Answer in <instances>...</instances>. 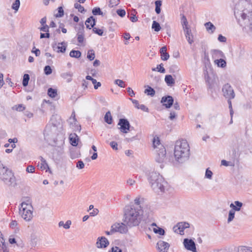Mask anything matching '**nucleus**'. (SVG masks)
<instances>
[{
  "instance_id": "obj_55",
  "label": "nucleus",
  "mask_w": 252,
  "mask_h": 252,
  "mask_svg": "<svg viewBox=\"0 0 252 252\" xmlns=\"http://www.w3.org/2000/svg\"><path fill=\"white\" fill-rule=\"evenodd\" d=\"M35 171V168L32 165H29L26 169V171L28 173H33Z\"/></svg>"
},
{
  "instance_id": "obj_5",
  "label": "nucleus",
  "mask_w": 252,
  "mask_h": 252,
  "mask_svg": "<svg viewBox=\"0 0 252 252\" xmlns=\"http://www.w3.org/2000/svg\"><path fill=\"white\" fill-rule=\"evenodd\" d=\"M33 207L31 203L23 202L19 208V215L26 221H30L33 217Z\"/></svg>"
},
{
  "instance_id": "obj_46",
  "label": "nucleus",
  "mask_w": 252,
  "mask_h": 252,
  "mask_svg": "<svg viewBox=\"0 0 252 252\" xmlns=\"http://www.w3.org/2000/svg\"><path fill=\"white\" fill-rule=\"evenodd\" d=\"M153 231L155 233H158L161 235H163L165 233L164 230L162 228L159 227H158L157 228H154Z\"/></svg>"
},
{
  "instance_id": "obj_45",
  "label": "nucleus",
  "mask_w": 252,
  "mask_h": 252,
  "mask_svg": "<svg viewBox=\"0 0 252 252\" xmlns=\"http://www.w3.org/2000/svg\"><path fill=\"white\" fill-rule=\"evenodd\" d=\"M92 13L94 15H102L103 14L102 12L101 11L100 8L95 7L93 9Z\"/></svg>"
},
{
  "instance_id": "obj_12",
  "label": "nucleus",
  "mask_w": 252,
  "mask_h": 252,
  "mask_svg": "<svg viewBox=\"0 0 252 252\" xmlns=\"http://www.w3.org/2000/svg\"><path fill=\"white\" fill-rule=\"evenodd\" d=\"M189 227V224L186 222H179L176 226L174 227V231L181 235L184 234V230Z\"/></svg>"
},
{
  "instance_id": "obj_53",
  "label": "nucleus",
  "mask_w": 252,
  "mask_h": 252,
  "mask_svg": "<svg viewBox=\"0 0 252 252\" xmlns=\"http://www.w3.org/2000/svg\"><path fill=\"white\" fill-rule=\"evenodd\" d=\"M135 12V11H134L133 13H131L129 17V19L132 22H136L138 20L137 17L135 16L134 13Z\"/></svg>"
},
{
  "instance_id": "obj_63",
  "label": "nucleus",
  "mask_w": 252,
  "mask_h": 252,
  "mask_svg": "<svg viewBox=\"0 0 252 252\" xmlns=\"http://www.w3.org/2000/svg\"><path fill=\"white\" fill-rule=\"evenodd\" d=\"M0 252H8L7 247L4 243H2V246L0 249Z\"/></svg>"
},
{
  "instance_id": "obj_9",
  "label": "nucleus",
  "mask_w": 252,
  "mask_h": 252,
  "mask_svg": "<svg viewBox=\"0 0 252 252\" xmlns=\"http://www.w3.org/2000/svg\"><path fill=\"white\" fill-rule=\"evenodd\" d=\"M118 125L120 126V130L123 133H126L129 130L130 125L127 119H120Z\"/></svg>"
},
{
  "instance_id": "obj_62",
  "label": "nucleus",
  "mask_w": 252,
  "mask_h": 252,
  "mask_svg": "<svg viewBox=\"0 0 252 252\" xmlns=\"http://www.w3.org/2000/svg\"><path fill=\"white\" fill-rule=\"evenodd\" d=\"M138 109H140L145 112H148L149 110L148 108L144 104H140Z\"/></svg>"
},
{
  "instance_id": "obj_22",
  "label": "nucleus",
  "mask_w": 252,
  "mask_h": 252,
  "mask_svg": "<svg viewBox=\"0 0 252 252\" xmlns=\"http://www.w3.org/2000/svg\"><path fill=\"white\" fill-rule=\"evenodd\" d=\"M243 206V203L239 201H234V203H231L230 207L232 209L231 210L235 211H239Z\"/></svg>"
},
{
  "instance_id": "obj_21",
  "label": "nucleus",
  "mask_w": 252,
  "mask_h": 252,
  "mask_svg": "<svg viewBox=\"0 0 252 252\" xmlns=\"http://www.w3.org/2000/svg\"><path fill=\"white\" fill-rule=\"evenodd\" d=\"M70 144L73 146H77L78 144L79 137L75 133H71L69 136Z\"/></svg>"
},
{
  "instance_id": "obj_20",
  "label": "nucleus",
  "mask_w": 252,
  "mask_h": 252,
  "mask_svg": "<svg viewBox=\"0 0 252 252\" xmlns=\"http://www.w3.org/2000/svg\"><path fill=\"white\" fill-rule=\"evenodd\" d=\"M185 32V35L186 39H187L189 43L191 44L193 42V35L191 33V30L189 28H186L183 30Z\"/></svg>"
},
{
  "instance_id": "obj_27",
  "label": "nucleus",
  "mask_w": 252,
  "mask_h": 252,
  "mask_svg": "<svg viewBox=\"0 0 252 252\" xmlns=\"http://www.w3.org/2000/svg\"><path fill=\"white\" fill-rule=\"evenodd\" d=\"M165 82L168 86H172L175 84V81L171 75H167L165 76Z\"/></svg>"
},
{
  "instance_id": "obj_25",
  "label": "nucleus",
  "mask_w": 252,
  "mask_h": 252,
  "mask_svg": "<svg viewBox=\"0 0 252 252\" xmlns=\"http://www.w3.org/2000/svg\"><path fill=\"white\" fill-rule=\"evenodd\" d=\"M73 73L70 71L63 72L61 74L62 78L65 79L67 82H70L72 80Z\"/></svg>"
},
{
  "instance_id": "obj_47",
  "label": "nucleus",
  "mask_w": 252,
  "mask_h": 252,
  "mask_svg": "<svg viewBox=\"0 0 252 252\" xmlns=\"http://www.w3.org/2000/svg\"><path fill=\"white\" fill-rule=\"evenodd\" d=\"M234 216H235V212H233V210H230L229 212V214H228V220H227L228 222H230L233 220V219L234 218Z\"/></svg>"
},
{
  "instance_id": "obj_64",
  "label": "nucleus",
  "mask_w": 252,
  "mask_h": 252,
  "mask_svg": "<svg viewBox=\"0 0 252 252\" xmlns=\"http://www.w3.org/2000/svg\"><path fill=\"white\" fill-rule=\"evenodd\" d=\"M111 252H122V251L119 247H115L111 249Z\"/></svg>"
},
{
  "instance_id": "obj_59",
  "label": "nucleus",
  "mask_w": 252,
  "mask_h": 252,
  "mask_svg": "<svg viewBox=\"0 0 252 252\" xmlns=\"http://www.w3.org/2000/svg\"><path fill=\"white\" fill-rule=\"evenodd\" d=\"M177 115L176 113L174 111H172L170 113V116L169 117V118L171 120H173L174 119H175L177 118Z\"/></svg>"
},
{
  "instance_id": "obj_23",
  "label": "nucleus",
  "mask_w": 252,
  "mask_h": 252,
  "mask_svg": "<svg viewBox=\"0 0 252 252\" xmlns=\"http://www.w3.org/2000/svg\"><path fill=\"white\" fill-rule=\"evenodd\" d=\"M167 48L166 46H163L160 50L161 58L163 61L167 60L169 58V55L166 52Z\"/></svg>"
},
{
  "instance_id": "obj_11",
  "label": "nucleus",
  "mask_w": 252,
  "mask_h": 252,
  "mask_svg": "<svg viewBox=\"0 0 252 252\" xmlns=\"http://www.w3.org/2000/svg\"><path fill=\"white\" fill-rule=\"evenodd\" d=\"M183 244L187 250L196 252L195 244L192 240L186 238L184 240Z\"/></svg>"
},
{
  "instance_id": "obj_28",
  "label": "nucleus",
  "mask_w": 252,
  "mask_h": 252,
  "mask_svg": "<svg viewBox=\"0 0 252 252\" xmlns=\"http://www.w3.org/2000/svg\"><path fill=\"white\" fill-rule=\"evenodd\" d=\"M215 64H217L218 66L222 68L225 67L226 65V63L223 59H220L214 61Z\"/></svg>"
},
{
  "instance_id": "obj_19",
  "label": "nucleus",
  "mask_w": 252,
  "mask_h": 252,
  "mask_svg": "<svg viewBox=\"0 0 252 252\" xmlns=\"http://www.w3.org/2000/svg\"><path fill=\"white\" fill-rule=\"evenodd\" d=\"M212 58L215 60L225 58L223 52L219 50H212L211 51Z\"/></svg>"
},
{
  "instance_id": "obj_38",
  "label": "nucleus",
  "mask_w": 252,
  "mask_h": 252,
  "mask_svg": "<svg viewBox=\"0 0 252 252\" xmlns=\"http://www.w3.org/2000/svg\"><path fill=\"white\" fill-rule=\"evenodd\" d=\"M152 70L157 71L162 73H164L165 72V70L163 67V64L162 63L157 65L156 68H152Z\"/></svg>"
},
{
  "instance_id": "obj_52",
  "label": "nucleus",
  "mask_w": 252,
  "mask_h": 252,
  "mask_svg": "<svg viewBox=\"0 0 252 252\" xmlns=\"http://www.w3.org/2000/svg\"><path fill=\"white\" fill-rule=\"evenodd\" d=\"M93 30L95 33L97 34L100 36L102 35L103 33V31L101 29H97L96 28H93Z\"/></svg>"
},
{
  "instance_id": "obj_61",
  "label": "nucleus",
  "mask_w": 252,
  "mask_h": 252,
  "mask_svg": "<svg viewBox=\"0 0 252 252\" xmlns=\"http://www.w3.org/2000/svg\"><path fill=\"white\" fill-rule=\"evenodd\" d=\"M127 92L128 93V94L130 96L132 97V96H134L135 93H134V91L132 90V89L131 88H130V87L127 88Z\"/></svg>"
},
{
  "instance_id": "obj_41",
  "label": "nucleus",
  "mask_w": 252,
  "mask_h": 252,
  "mask_svg": "<svg viewBox=\"0 0 252 252\" xmlns=\"http://www.w3.org/2000/svg\"><path fill=\"white\" fill-rule=\"evenodd\" d=\"M152 27L156 32H158L161 29L159 24L155 21H153Z\"/></svg>"
},
{
  "instance_id": "obj_24",
  "label": "nucleus",
  "mask_w": 252,
  "mask_h": 252,
  "mask_svg": "<svg viewBox=\"0 0 252 252\" xmlns=\"http://www.w3.org/2000/svg\"><path fill=\"white\" fill-rule=\"evenodd\" d=\"M85 24L86 27L89 29H91L92 28H94L95 24L94 18L93 16H91L87 19Z\"/></svg>"
},
{
  "instance_id": "obj_43",
  "label": "nucleus",
  "mask_w": 252,
  "mask_h": 252,
  "mask_svg": "<svg viewBox=\"0 0 252 252\" xmlns=\"http://www.w3.org/2000/svg\"><path fill=\"white\" fill-rule=\"evenodd\" d=\"M213 172L209 169V168H207L205 171V178L211 180L213 176Z\"/></svg>"
},
{
  "instance_id": "obj_14",
  "label": "nucleus",
  "mask_w": 252,
  "mask_h": 252,
  "mask_svg": "<svg viewBox=\"0 0 252 252\" xmlns=\"http://www.w3.org/2000/svg\"><path fill=\"white\" fill-rule=\"evenodd\" d=\"M160 102L166 108H169L173 104L174 99L171 96L167 95L162 97Z\"/></svg>"
},
{
  "instance_id": "obj_35",
  "label": "nucleus",
  "mask_w": 252,
  "mask_h": 252,
  "mask_svg": "<svg viewBox=\"0 0 252 252\" xmlns=\"http://www.w3.org/2000/svg\"><path fill=\"white\" fill-rule=\"evenodd\" d=\"M47 94L50 97L54 98L57 95V90L50 88L48 89Z\"/></svg>"
},
{
  "instance_id": "obj_36",
  "label": "nucleus",
  "mask_w": 252,
  "mask_h": 252,
  "mask_svg": "<svg viewBox=\"0 0 252 252\" xmlns=\"http://www.w3.org/2000/svg\"><path fill=\"white\" fill-rule=\"evenodd\" d=\"M181 24L183 27V29H185L186 28H189L188 27V22L186 16L184 15H182L181 17Z\"/></svg>"
},
{
  "instance_id": "obj_42",
  "label": "nucleus",
  "mask_w": 252,
  "mask_h": 252,
  "mask_svg": "<svg viewBox=\"0 0 252 252\" xmlns=\"http://www.w3.org/2000/svg\"><path fill=\"white\" fill-rule=\"evenodd\" d=\"M25 109V106L23 104L16 105L12 107V109L17 111H23Z\"/></svg>"
},
{
  "instance_id": "obj_3",
  "label": "nucleus",
  "mask_w": 252,
  "mask_h": 252,
  "mask_svg": "<svg viewBox=\"0 0 252 252\" xmlns=\"http://www.w3.org/2000/svg\"><path fill=\"white\" fill-rule=\"evenodd\" d=\"M148 180L153 190L156 192H163L167 188V182L156 172L149 173Z\"/></svg>"
},
{
  "instance_id": "obj_8",
  "label": "nucleus",
  "mask_w": 252,
  "mask_h": 252,
  "mask_svg": "<svg viewBox=\"0 0 252 252\" xmlns=\"http://www.w3.org/2000/svg\"><path fill=\"white\" fill-rule=\"evenodd\" d=\"M223 95L226 98L231 99L234 98L235 94L232 87L228 84L224 85L222 88Z\"/></svg>"
},
{
  "instance_id": "obj_51",
  "label": "nucleus",
  "mask_w": 252,
  "mask_h": 252,
  "mask_svg": "<svg viewBox=\"0 0 252 252\" xmlns=\"http://www.w3.org/2000/svg\"><path fill=\"white\" fill-rule=\"evenodd\" d=\"M64 14V11L62 7H59L58 8V13L56 14V16L57 17H62Z\"/></svg>"
},
{
  "instance_id": "obj_56",
  "label": "nucleus",
  "mask_w": 252,
  "mask_h": 252,
  "mask_svg": "<svg viewBox=\"0 0 252 252\" xmlns=\"http://www.w3.org/2000/svg\"><path fill=\"white\" fill-rule=\"evenodd\" d=\"M76 167L78 169H83L84 167V164L82 160H79L77 162Z\"/></svg>"
},
{
  "instance_id": "obj_58",
  "label": "nucleus",
  "mask_w": 252,
  "mask_h": 252,
  "mask_svg": "<svg viewBox=\"0 0 252 252\" xmlns=\"http://www.w3.org/2000/svg\"><path fill=\"white\" fill-rule=\"evenodd\" d=\"M110 145L113 150H118V144L117 142L115 141H112L110 142Z\"/></svg>"
},
{
  "instance_id": "obj_50",
  "label": "nucleus",
  "mask_w": 252,
  "mask_h": 252,
  "mask_svg": "<svg viewBox=\"0 0 252 252\" xmlns=\"http://www.w3.org/2000/svg\"><path fill=\"white\" fill-rule=\"evenodd\" d=\"M119 4V0H109V5L111 7H113Z\"/></svg>"
},
{
  "instance_id": "obj_10",
  "label": "nucleus",
  "mask_w": 252,
  "mask_h": 252,
  "mask_svg": "<svg viewBox=\"0 0 252 252\" xmlns=\"http://www.w3.org/2000/svg\"><path fill=\"white\" fill-rule=\"evenodd\" d=\"M68 123L74 130H81V126L78 125L77 123V120L75 118V112L74 111L72 113L71 116L68 120Z\"/></svg>"
},
{
  "instance_id": "obj_48",
  "label": "nucleus",
  "mask_w": 252,
  "mask_h": 252,
  "mask_svg": "<svg viewBox=\"0 0 252 252\" xmlns=\"http://www.w3.org/2000/svg\"><path fill=\"white\" fill-rule=\"evenodd\" d=\"M44 72L46 75H48L52 73V69L49 65H46L44 68Z\"/></svg>"
},
{
  "instance_id": "obj_15",
  "label": "nucleus",
  "mask_w": 252,
  "mask_h": 252,
  "mask_svg": "<svg viewBox=\"0 0 252 252\" xmlns=\"http://www.w3.org/2000/svg\"><path fill=\"white\" fill-rule=\"evenodd\" d=\"M109 244V242L105 237H100L97 239L96 246L97 248H105Z\"/></svg>"
},
{
  "instance_id": "obj_30",
  "label": "nucleus",
  "mask_w": 252,
  "mask_h": 252,
  "mask_svg": "<svg viewBox=\"0 0 252 252\" xmlns=\"http://www.w3.org/2000/svg\"><path fill=\"white\" fill-rule=\"evenodd\" d=\"M9 227L14 229L15 232H18L19 231V227H18V223L15 220H12L9 223Z\"/></svg>"
},
{
  "instance_id": "obj_49",
  "label": "nucleus",
  "mask_w": 252,
  "mask_h": 252,
  "mask_svg": "<svg viewBox=\"0 0 252 252\" xmlns=\"http://www.w3.org/2000/svg\"><path fill=\"white\" fill-rule=\"evenodd\" d=\"M74 7L77 9L78 11L81 13H82L85 11L84 7L78 3H75L74 4Z\"/></svg>"
},
{
  "instance_id": "obj_18",
  "label": "nucleus",
  "mask_w": 252,
  "mask_h": 252,
  "mask_svg": "<svg viewBox=\"0 0 252 252\" xmlns=\"http://www.w3.org/2000/svg\"><path fill=\"white\" fill-rule=\"evenodd\" d=\"M40 162H39L37 164L38 167L41 170H45L46 172L48 171L50 173H52V171L50 170L46 160L42 157H40Z\"/></svg>"
},
{
  "instance_id": "obj_7",
  "label": "nucleus",
  "mask_w": 252,
  "mask_h": 252,
  "mask_svg": "<svg viewBox=\"0 0 252 252\" xmlns=\"http://www.w3.org/2000/svg\"><path fill=\"white\" fill-rule=\"evenodd\" d=\"M156 153L155 159L159 163L163 162L166 159V150L162 145H160L159 149L155 151Z\"/></svg>"
},
{
  "instance_id": "obj_6",
  "label": "nucleus",
  "mask_w": 252,
  "mask_h": 252,
  "mask_svg": "<svg viewBox=\"0 0 252 252\" xmlns=\"http://www.w3.org/2000/svg\"><path fill=\"white\" fill-rule=\"evenodd\" d=\"M112 230L114 233L116 232L121 234H126L128 232V227L127 224L124 222H116L111 225Z\"/></svg>"
},
{
  "instance_id": "obj_37",
  "label": "nucleus",
  "mask_w": 252,
  "mask_h": 252,
  "mask_svg": "<svg viewBox=\"0 0 252 252\" xmlns=\"http://www.w3.org/2000/svg\"><path fill=\"white\" fill-rule=\"evenodd\" d=\"M95 58V53L93 50H89L87 53V58L90 61H93Z\"/></svg>"
},
{
  "instance_id": "obj_29",
  "label": "nucleus",
  "mask_w": 252,
  "mask_h": 252,
  "mask_svg": "<svg viewBox=\"0 0 252 252\" xmlns=\"http://www.w3.org/2000/svg\"><path fill=\"white\" fill-rule=\"evenodd\" d=\"M71 224V221L70 220H68L64 223L63 221H60L59 222V226L62 227L63 226L64 229H68L70 228V225Z\"/></svg>"
},
{
  "instance_id": "obj_4",
  "label": "nucleus",
  "mask_w": 252,
  "mask_h": 252,
  "mask_svg": "<svg viewBox=\"0 0 252 252\" xmlns=\"http://www.w3.org/2000/svg\"><path fill=\"white\" fill-rule=\"evenodd\" d=\"M0 180L8 186L15 187L16 180L12 171L0 161Z\"/></svg>"
},
{
  "instance_id": "obj_33",
  "label": "nucleus",
  "mask_w": 252,
  "mask_h": 252,
  "mask_svg": "<svg viewBox=\"0 0 252 252\" xmlns=\"http://www.w3.org/2000/svg\"><path fill=\"white\" fill-rule=\"evenodd\" d=\"M69 56L72 58H79L81 56V53L79 51L72 50L69 53Z\"/></svg>"
},
{
  "instance_id": "obj_13",
  "label": "nucleus",
  "mask_w": 252,
  "mask_h": 252,
  "mask_svg": "<svg viewBox=\"0 0 252 252\" xmlns=\"http://www.w3.org/2000/svg\"><path fill=\"white\" fill-rule=\"evenodd\" d=\"M67 47V44L65 42L58 43L57 45L56 44L52 45V48L54 51L57 53H65Z\"/></svg>"
},
{
  "instance_id": "obj_2",
  "label": "nucleus",
  "mask_w": 252,
  "mask_h": 252,
  "mask_svg": "<svg viewBox=\"0 0 252 252\" xmlns=\"http://www.w3.org/2000/svg\"><path fill=\"white\" fill-rule=\"evenodd\" d=\"M174 157L178 162L187 160L190 155V148L187 140H179L176 142L174 147Z\"/></svg>"
},
{
  "instance_id": "obj_54",
  "label": "nucleus",
  "mask_w": 252,
  "mask_h": 252,
  "mask_svg": "<svg viewBox=\"0 0 252 252\" xmlns=\"http://www.w3.org/2000/svg\"><path fill=\"white\" fill-rule=\"evenodd\" d=\"M49 26L46 25L42 26L41 28H39V30L42 32L49 33Z\"/></svg>"
},
{
  "instance_id": "obj_40",
  "label": "nucleus",
  "mask_w": 252,
  "mask_h": 252,
  "mask_svg": "<svg viewBox=\"0 0 252 252\" xmlns=\"http://www.w3.org/2000/svg\"><path fill=\"white\" fill-rule=\"evenodd\" d=\"M29 80H30L29 75L28 74H25L23 76V82H22L23 85L24 87H26L28 85Z\"/></svg>"
},
{
  "instance_id": "obj_31",
  "label": "nucleus",
  "mask_w": 252,
  "mask_h": 252,
  "mask_svg": "<svg viewBox=\"0 0 252 252\" xmlns=\"http://www.w3.org/2000/svg\"><path fill=\"white\" fill-rule=\"evenodd\" d=\"M144 93L148 95H150L151 96H153L155 94V91L149 86L147 87V88L144 91Z\"/></svg>"
},
{
  "instance_id": "obj_60",
  "label": "nucleus",
  "mask_w": 252,
  "mask_h": 252,
  "mask_svg": "<svg viewBox=\"0 0 252 252\" xmlns=\"http://www.w3.org/2000/svg\"><path fill=\"white\" fill-rule=\"evenodd\" d=\"M134 204H133L135 206H140V198L137 197L134 200Z\"/></svg>"
},
{
  "instance_id": "obj_57",
  "label": "nucleus",
  "mask_w": 252,
  "mask_h": 252,
  "mask_svg": "<svg viewBox=\"0 0 252 252\" xmlns=\"http://www.w3.org/2000/svg\"><path fill=\"white\" fill-rule=\"evenodd\" d=\"M117 13L118 15H119L120 17H124L126 15V11L125 10L123 9H118L117 11Z\"/></svg>"
},
{
  "instance_id": "obj_1",
  "label": "nucleus",
  "mask_w": 252,
  "mask_h": 252,
  "mask_svg": "<svg viewBox=\"0 0 252 252\" xmlns=\"http://www.w3.org/2000/svg\"><path fill=\"white\" fill-rule=\"evenodd\" d=\"M144 220L143 211L141 206L130 205L125 207L123 222L127 224L129 227L138 226Z\"/></svg>"
},
{
  "instance_id": "obj_17",
  "label": "nucleus",
  "mask_w": 252,
  "mask_h": 252,
  "mask_svg": "<svg viewBox=\"0 0 252 252\" xmlns=\"http://www.w3.org/2000/svg\"><path fill=\"white\" fill-rule=\"evenodd\" d=\"M77 29V40L79 43H82L83 42L84 40V26L83 24L79 25L78 26V27L76 28Z\"/></svg>"
},
{
  "instance_id": "obj_44",
  "label": "nucleus",
  "mask_w": 252,
  "mask_h": 252,
  "mask_svg": "<svg viewBox=\"0 0 252 252\" xmlns=\"http://www.w3.org/2000/svg\"><path fill=\"white\" fill-rule=\"evenodd\" d=\"M115 84L119 86L121 88H125L126 87V84L124 81L120 79H116L115 81Z\"/></svg>"
},
{
  "instance_id": "obj_34",
  "label": "nucleus",
  "mask_w": 252,
  "mask_h": 252,
  "mask_svg": "<svg viewBox=\"0 0 252 252\" xmlns=\"http://www.w3.org/2000/svg\"><path fill=\"white\" fill-rule=\"evenodd\" d=\"M153 142V147L155 151L157 150V149H159V145H162L160 142L158 137H154Z\"/></svg>"
},
{
  "instance_id": "obj_26",
  "label": "nucleus",
  "mask_w": 252,
  "mask_h": 252,
  "mask_svg": "<svg viewBox=\"0 0 252 252\" xmlns=\"http://www.w3.org/2000/svg\"><path fill=\"white\" fill-rule=\"evenodd\" d=\"M205 27L207 32L210 33H213L216 30L215 26L210 22L206 23Z\"/></svg>"
},
{
  "instance_id": "obj_32",
  "label": "nucleus",
  "mask_w": 252,
  "mask_h": 252,
  "mask_svg": "<svg viewBox=\"0 0 252 252\" xmlns=\"http://www.w3.org/2000/svg\"><path fill=\"white\" fill-rule=\"evenodd\" d=\"M104 120L106 123L108 124H111L112 123V117L111 115L110 111H108L106 113L104 116Z\"/></svg>"
},
{
  "instance_id": "obj_16",
  "label": "nucleus",
  "mask_w": 252,
  "mask_h": 252,
  "mask_svg": "<svg viewBox=\"0 0 252 252\" xmlns=\"http://www.w3.org/2000/svg\"><path fill=\"white\" fill-rule=\"evenodd\" d=\"M169 244L163 241L160 240L157 244V248L159 252H168Z\"/></svg>"
},
{
  "instance_id": "obj_39",
  "label": "nucleus",
  "mask_w": 252,
  "mask_h": 252,
  "mask_svg": "<svg viewBox=\"0 0 252 252\" xmlns=\"http://www.w3.org/2000/svg\"><path fill=\"white\" fill-rule=\"evenodd\" d=\"M20 5V0H15V1L12 3L11 7L14 10L17 11L19 8Z\"/></svg>"
}]
</instances>
